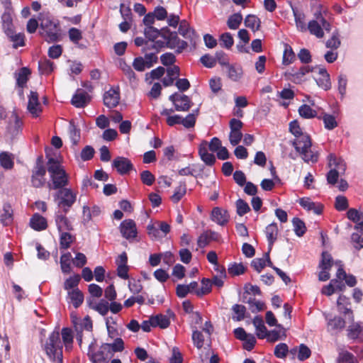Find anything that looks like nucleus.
I'll list each match as a JSON object with an SVG mask.
<instances>
[{"instance_id": "f257e3e1", "label": "nucleus", "mask_w": 363, "mask_h": 363, "mask_svg": "<svg viewBox=\"0 0 363 363\" xmlns=\"http://www.w3.org/2000/svg\"><path fill=\"white\" fill-rule=\"evenodd\" d=\"M40 35L50 43L58 42L62 39V30L60 21L54 18L49 13H40Z\"/></svg>"}, {"instance_id": "f03ea898", "label": "nucleus", "mask_w": 363, "mask_h": 363, "mask_svg": "<svg viewBox=\"0 0 363 363\" xmlns=\"http://www.w3.org/2000/svg\"><path fill=\"white\" fill-rule=\"evenodd\" d=\"M292 145L305 162H311L313 163L318 162V153L311 150L312 142L308 134L305 133L296 138L293 141Z\"/></svg>"}, {"instance_id": "7ed1b4c3", "label": "nucleus", "mask_w": 363, "mask_h": 363, "mask_svg": "<svg viewBox=\"0 0 363 363\" xmlns=\"http://www.w3.org/2000/svg\"><path fill=\"white\" fill-rule=\"evenodd\" d=\"M43 349L48 358L52 362H55L58 357L63 358V346L58 330H54L49 335Z\"/></svg>"}, {"instance_id": "20e7f679", "label": "nucleus", "mask_w": 363, "mask_h": 363, "mask_svg": "<svg viewBox=\"0 0 363 363\" xmlns=\"http://www.w3.org/2000/svg\"><path fill=\"white\" fill-rule=\"evenodd\" d=\"M55 199L58 200L57 206L60 211L67 214L76 201L77 194L71 189L64 188L57 191Z\"/></svg>"}, {"instance_id": "39448f33", "label": "nucleus", "mask_w": 363, "mask_h": 363, "mask_svg": "<svg viewBox=\"0 0 363 363\" xmlns=\"http://www.w3.org/2000/svg\"><path fill=\"white\" fill-rule=\"evenodd\" d=\"M177 111H188L192 106L191 99L186 95L175 92L169 96Z\"/></svg>"}, {"instance_id": "423d86ee", "label": "nucleus", "mask_w": 363, "mask_h": 363, "mask_svg": "<svg viewBox=\"0 0 363 363\" xmlns=\"http://www.w3.org/2000/svg\"><path fill=\"white\" fill-rule=\"evenodd\" d=\"M157 61L158 57L155 53H146L144 57H135L133 62V67L138 72H143L145 69L152 67Z\"/></svg>"}, {"instance_id": "0eeeda50", "label": "nucleus", "mask_w": 363, "mask_h": 363, "mask_svg": "<svg viewBox=\"0 0 363 363\" xmlns=\"http://www.w3.org/2000/svg\"><path fill=\"white\" fill-rule=\"evenodd\" d=\"M119 228L122 236L128 240H134L138 235L136 223L132 219L123 220Z\"/></svg>"}, {"instance_id": "6e6552de", "label": "nucleus", "mask_w": 363, "mask_h": 363, "mask_svg": "<svg viewBox=\"0 0 363 363\" xmlns=\"http://www.w3.org/2000/svg\"><path fill=\"white\" fill-rule=\"evenodd\" d=\"M50 177L52 181V183L48 184V187L50 189L60 190L65 188L69 184L68 175L65 170L50 175Z\"/></svg>"}, {"instance_id": "1a4fd4ad", "label": "nucleus", "mask_w": 363, "mask_h": 363, "mask_svg": "<svg viewBox=\"0 0 363 363\" xmlns=\"http://www.w3.org/2000/svg\"><path fill=\"white\" fill-rule=\"evenodd\" d=\"M112 167L115 168L117 172L121 175H125L129 173L133 169L132 162L127 157L118 156L112 162Z\"/></svg>"}, {"instance_id": "9d476101", "label": "nucleus", "mask_w": 363, "mask_h": 363, "mask_svg": "<svg viewBox=\"0 0 363 363\" xmlns=\"http://www.w3.org/2000/svg\"><path fill=\"white\" fill-rule=\"evenodd\" d=\"M46 169L33 168L31 171L30 183L35 189L43 188L46 184Z\"/></svg>"}, {"instance_id": "9b49d317", "label": "nucleus", "mask_w": 363, "mask_h": 363, "mask_svg": "<svg viewBox=\"0 0 363 363\" xmlns=\"http://www.w3.org/2000/svg\"><path fill=\"white\" fill-rule=\"evenodd\" d=\"M96 341L95 339L89 344L88 348L87 355L92 363H108L106 358L104 354V348L100 347L98 351L94 350V347L96 345Z\"/></svg>"}, {"instance_id": "f8f14e48", "label": "nucleus", "mask_w": 363, "mask_h": 363, "mask_svg": "<svg viewBox=\"0 0 363 363\" xmlns=\"http://www.w3.org/2000/svg\"><path fill=\"white\" fill-rule=\"evenodd\" d=\"M27 109L34 118H37L42 112L41 105L38 99V94L31 91L28 96Z\"/></svg>"}, {"instance_id": "ddd939ff", "label": "nucleus", "mask_w": 363, "mask_h": 363, "mask_svg": "<svg viewBox=\"0 0 363 363\" xmlns=\"http://www.w3.org/2000/svg\"><path fill=\"white\" fill-rule=\"evenodd\" d=\"M91 100V97L86 91L78 89L72 98L71 104L76 108H84Z\"/></svg>"}, {"instance_id": "4468645a", "label": "nucleus", "mask_w": 363, "mask_h": 363, "mask_svg": "<svg viewBox=\"0 0 363 363\" xmlns=\"http://www.w3.org/2000/svg\"><path fill=\"white\" fill-rule=\"evenodd\" d=\"M120 92L118 89H115L111 88L108 91H106L104 94V104L109 108H115L119 104Z\"/></svg>"}, {"instance_id": "2eb2a0df", "label": "nucleus", "mask_w": 363, "mask_h": 363, "mask_svg": "<svg viewBox=\"0 0 363 363\" xmlns=\"http://www.w3.org/2000/svg\"><path fill=\"white\" fill-rule=\"evenodd\" d=\"M55 220L59 232L73 230L71 222L62 211L56 212Z\"/></svg>"}, {"instance_id": "dca6fc26", "label": "nucleus", "mask_w": 363, "mask_h": 363, "mask_svg": "<svg viewBox=\"0 0 363 363\" xmlns=\"http://www.w3.org/2000/svg\"><path fill=\"white\" fill-rule=\"evenodd\" d=\"M315 69H316V67L303 65L296 71L293 69L288 74L289 75V79L293 82L300 84L303 80V77L306 74L313 72Z\"/></svg>"}, {"instance_id": "f3484780", "label": "nucleus", "mask_w": 363, "mask_h": 363, "mask_svg": "<svg viewBox=\"0 0 363 363\" xmlns=\"http://www.w3.org/2000/svg\"><path fill=\"white\" fill-rule=\"evenodd\" d=\"M337 305L339 311L344 315H348L350 319H351L352 321L354 320L353 311L350 308H349V306L351 305L349 297L346 296L345 295L340 294L337 298Z\"/></svg>"}, {"instance_id": "a211bd4d", "label": "nucleus", "mask_w": 363, "mask_h": 363, "mask_svg": "<svg viewBox=\"0 0 363 363\" xmlns=\"http://www.w3.org/2000/svg\"><path fill=\"white\" fill-rule=\"evenodd\" d=\"M211 219L217 224L223 226L228 223L230 216L228 211L219 207H215L211 212Z\"/></svg>"}, {"instance_id": "6ab92c4d", "label": "nucleus", "mask_w": 363, "mask_h": 363, "mask_svg": "<svg viewBox=\"0 0 363 363\" xmlns=\"http://www.w3.org/2000/svg\"><path fill=\"white\" fill-rule=\"evenodd\" d=\"M199 155L201 160L208 166H213L216 162L213 154L208 152V143L206 140L201 142L199 147Z\"/></svg>"}, {"instance_id": "aec40b11", "label": "nucleus", "mask_w": 363, "mask_h": 363, "mask_svg": "<svg viewBox=\"0 0 363 363\" xmlns=\"http://www.w3.org/2000/svg\"><path fill=\"white\" fill-rule=\"evenodd\" d=\"M318 77L315 78V82L318 86L323 89L327 91L331 88V82L330 74L324 67H318Z\"/></svg>"}, {"instance_id": "412c9836", "label": "nucleus", "mask_w": 363, "mask_h": 363, "mask_svg": "<svg viewBox=\"0 0 363 363\" xmlns=\"http://www.w3.org/2000/svg\"><path fill=\"white\" fill-rule=\"evenodd\" d=\"M13 220V211L9 203H4L0 212V222L4 226L10 225Z\"/></svg>"}, {"instance_id": "4be33fe9", "label": "nucleus", "mask_w": 363, "mask_h": 363, "mask_svg": "<svg viewBox=\"0 0 363 363\" xmlns=\"http://www.w3.org/2000/svg\"><path fill=\"white\" fill-rule=\"evenodd\" d=\"M60 334L62 336V345H65V352H69L73 347L74 333L70 328H62Z\"/></svg>"}, {"instance_id": "5701e85b", "label": "nucleus", "mask_w": 363, "mask_h": 363, "mask_svg": "<svg viewBox=\"0 0 363 363\" xmlns=\"http://www.w3.org/2000/svg\"><path fill=\"white\" fill-rule=\"evenodd\" d=\"M299 204L304 209L307 211H313L315 214L320 215L323 212V205L312 201L310 198L303 197L300 199Z\"/></svg>"}, {"instance_id": "b1692460", "label": "nucleus", "mask_w": 363, "mask_h": 363, "mask_svg": "<svg viewBox=\"0 0 363 363\" xmlns=\"http://www.w3.org/2000/svg\"><path fill=\"white\" fill-rule=\"evenodd\" d=\"M265 234L268 241L269 248L271 250L274 243L277 240L279 229L277 223L269 224L265 228Z\"/></svg>"}, {"instance_id": "393cba45", "label": "nucleus", "mask_w": 363, "mask_h": 363, "mask_svg": "<svg viewBox=\"0 0 363 363\" xmlns=\"http://www.w3.org/2000/svg\"><path fill=\"white\" fill-rule=\"evenodd\" d=\"M30 226L36 231H41L48 228V223L45 218L36 213L30 219Z\"/></svg>"}, {"instance_id": "a878e982", "label": "nucleus", "mask_w": 363, "mask_h": 363, "mask_svg": "<svg viewBox=\"0 0 363 363\" xmlns=\"http://www.w3.org/2000/svg\"><path fill=\"white\" fill-rule=\"evenodd\" d=\"M30 74L31 72L29 68L26 67L21 68L18 73H15L16 85L21 89L25 87Z\"/></svg>"}, {"instance_id": "bb28decb", "label": "nucleus", "mask_w": 363, "mask_h": 363, "mask_svg": "<svg viewBox=\"0 0 363 363\" xmlns=\"http://www.w3.org/2000/svg\"><path fill=\"white\" fill-rule=\"evenodd\" d=\"M253 325L256 328V335L259 339H264L267 337L268 331L264 324L262 317L255 316L252 320Z\"/></svg>"}, {"instance_id": "cd10ccee", "label": "nucleus", "mask_w": 363, "mask_h": 363, "mask_svg": "<svg viewBox=\"0 0 363 363\" xmlns=\"http://www.w3.org/2000/svg\"><path fill=\"white\" fill-rule=\"evenodd\" d=\"M13 121H11L8 125V130L12 135H16L21 130L23 121L16 112H13L11 116Z\"/></svg>"}, {"instance_id": "c85d7f7f", "label": "nucleus", "mask_w": 363, "mask_h": 363, "mask_svg": "<svg viewBox=\"0 0 363 363\" xmlns=\"http://www.w3.org/2000/svg\"><path fill=\"white\" fill-rule=\"evenodd\" d=\"M245 26L251 29L254 33L259 30L261 28V21L255 15L249 14L247 15L244 21Z\"/></svg>"}, {"instance_id": "c756f323", "label": "nucleus", "mask_w": 363, "mask_h": 363, "mask_svg": "<svg viewBox=\"0 0 363 363\" xmlns=\"http://www.w3.org/2000/svg\"><path fill=\"white\" fill-rule=\"evenodd\" d=\"M68 297L75 308L79 307L84 301V294L78 288L68 291Z\"/></svg>"}, {"instance_id": "7c9ffc66", "label": "nucleus", "mask_w": 363, "mask_h": 363, "mask_svg": "<svg viewBox=\"0 0 363 363\" xmlns=\"http://www.w3.org/2000/svg\"><path fill=\"white\" fill-rule=\"evenodd\" d=\"M2 28L6 35H11L14 31L13 19L9 13H4L1 16Z\"/></svg>"}, {"instance_id": "2f4dec72", "label": "nucleus", "mask_w": 363, "mask_h": 363, "mask_svg": "<svg viewBox=\"0 0 363 363\" xmlns=\"http://www.w3.org/2000/svg\"><path fill=\"white\" fill-rule=\"evenodd\" d=\"M101 348H104V350H108L113 352H122L125 348L124 342L121 337H116L112 343L103 344Z\"/></svg>"}, {"instance_id": "473e14b6", "label": "nucleus", "mask_w": 363, "mask_h": 363, "mask_svg": "<svg viewBox=\"0 0 363 363\" xmlns=\"http://www.w3.org/2000/svg\"><path fill=\"white\" fill-rule=\"evenodd\" d=\"M55 64L51 60L43 58L38 62V70L41 74L48 75L54 70Z\"/></svg>"}, {"instance_id": "72a5a7b5", "label": "nucleus", "mask_w": 363, "mask_h": 363, "mask_svg": "<svg viewBox=\"0 0 363 363\" xmlns=\"http://www.w3.org/2000/svg\"><path fill=\"white\" fill-rule=\"evenodd\" d=\"M334 260L332 255L327 251H323L321 254V259L318 264V268L320 269H331L333 266Z\"/></svg>"}, {"instance_id": "f704fd0d", "label": "nucleus", "mask_w": 363, "mask_h": 363, "mask_svg": "<svg viewBox=\"0 0 363 363\" xmlns=\"http://www.w3.org/2000/svg\"><path fill=\"white\" fill-rule=\"evenodd\" d=\"M293 13L295 18L297 29L301 32L307 30L306 24L305 23V15L302 12L298 11L296 9H293Z\"/></svg>"}, {"instance_id": "c9c22d12", "label": "nucleus", "mask_w": 363, "mask_h": 363, "mask_svg": "<svg viewBox=\"0 0 363 363\" xmlns=\"http://www.w3.org/2000/svg\"><path fill=\"white\" fill-rule=\"evenodd\" d=\"M296 60V55L292 48L287 43L284 44V50L283 53L282 64L284 65H289L294 62Z\"/></svg>"}, {"instance_id": "e433bc0d", "label": "nucleus", "mask_w": 363, "mask_h": 363, "mask_svg": "<svg viewBox=\"0 0 363 363\" xmlns=\"http://www.w3.org/2000/svg\"><path fill=\"white\" fill-rule=\"evenodd\" d=\"M307 30H309L310 33L315 35L318 38H321L324 36V32L321 26L315 20H312L308 22Z\"/></svg>"}, {"instance_id": "4c0bfd02", "label": "nucleus", "mask_w": 363, "mask_h": 363, "mask_svg": "<svg viewBox=\"0 0 363 363\" xmlns=\"http://www.w3.org/2000/svg\"><path fill=\"white\" fill-rule=\"evenodd\" d=\"M69 138L73 145L76 146L80 140V129L74 124L73 121L69 122Z\"/></svg>"}, {"instance_id": "58836bf2", "label": "nucleus", "mask_w": 363, "mask_h": 363, "mask_svg": "<svg viewBox=\"0 0 363 363\" xmlns=\"http://www.w3.org/2000/svg\"><path fill=\"white\" fill-rule=\"evenodd\" d=\"M75 237L68 232H62L60 237V247L62 250H67L70 247L71 244L74 241Z\"/></svg>"}, {"instance_id": "ea45409f", "label": "nucleus", "mask_w": 363, "mask_h": 363, "mask_svg": "<svg viewBox=\"0 0 363 363\" xmlns=\"http://www.w3.org/2000/svg\"><path fill=\"white\" fill-rule=\"evenodd\" d=\"M232 318L235 321H241L245 317L246 307L241 304H235L232 306Z\"/></svg>"}, {"instance_id": "a19ab883", "label": "nucleus", "mask_w": 363, "mask_h": 363, "mask_svg": "<svg viewBox=\"0 0 363 363\" xmlns=\"http://www.w3.org/2000/svg\"><path fill=\"white\" fill-rule=\"evenodd\" d=\"M298 113L301 117L306 119L313 118L317 116V111L313 109L309 105L303 104L298 108Z\"/></svg>"}, {"instance_id": "79ce46f5", "label": "nucleus", "mask_w": 363, "mask_h": 363, "mask_svg": "<svg viewBox=\"0 0 363 363\" xmlns=\"http://www.w3.org/2000/svg\"><path fill=\"white\" fill-rule=\"evenodd\" d=\"M186 185L185 182H180L178 186L176 187L174 194L171 196L172 202L178 203L186 194Z\"/></svg>"}, {"instance_id": "37998d69", "label": "nucleus", "mask_w": 363, "mask_h": 363, "mask_svg": "<svg viewBox=\"0 0 363 363\" xmlns=\"http://www.w3.org/2000/svg\"><path fill=\"white\" fill-rule=\"evenodd\" d=\"M337 363H358L357 357L351 352L343 350L339 352L337 358Z\"/></svg>"}, {"instance_id": "c03bdc74", "label": "nucleus", "mask_w": 363, "mask_h": 363, "mask_svg": "<svg viewBox=\"0 0 363 363\" xmlns=\"http://www.w3.org/2000/svg\"><path fill=\"white\" fill-rule=\"evenodd\" d=\"M12 155L8 152L0 153V165L6 169H11L14 166Z\"/></svg>"}, {"instance_id": "a18cd8bd", "label": "nucleus", "mask_w": 363, "mask_h": 363, "mask_svg": "<svg viewBox=\"0 0 363 363\" xmlns=\"http://www.w3.org/2000/svg\"><path fill=\"white\" fill-rule=\"evenodd\" d=\"M242 16L240 13H235L230 15L227 21V26L230 29H238L242 21Z\"/></svg>"}, {"instance_id": "49530a36", "label": "nucleus", "mask_w": 363, "mask_h": 363, "mask_svg": "<svg viewBox=\"0 0 363 363\" xmlns=\"http://www.w3.org/2000/svg\"><path fill=\"white\" fill-rule=\"evenodd\" d=\"M318 118L323 120L325 128L328 130H333L337 126L335 117L331 114L323 113L322 116H318Z\"/></svg>"}, {"instance_id": "de8ad7c7", "label": "nucleus", "mask_w": 363, "mask_h": 363, "mask_svg": "<svg viewBox=\"0 0 363 363\" xmlns=\"http://www.w3.org/2000/svg\"><path fill=\"white\" fill-rule=\"evenodd\" d=\"M152 318L155 328L160 327L162 329H165L170 325V320L169 318L165 315L158 314L156 315H152Z\"/></svg>"}, {"instance_id": "09e8293b", "label": "nucleus", "mask_w": 363, "mask_h": 363, "mask_svg": "<svg viewBox=\"0 0 363 363\" xmlns=\"http://www.w3.org/2000/svg\"><path fill=\"white\" fill-rule=\"evenodd\" d=\"M7 37L10 41L13 43V47L18 48L25 45V35L23 33H16L15 30L12 32L11 35H8Z\"/></svg>"}, {"instance_id": "8fccbe9b", "label": "nucleus", "mask_w": 363, "mask_h": 363, "mask_svg": "<svg viewBox=\"0 0 363 363\" xmlns=\"http://www.w3.org/2000/svg\"><path fill=\"white\" fill-rule=\"evenodd\" d=\"M201 289L195 291L196 295L199 297L208 294L212 290V282L210 279L203 278L201 279Z\"/></svg>"}, {"instance_id": "3c124183", "label": "nucleus", "mask_w": 363, "mask_h": 363, "mask_svg": "<svg viewBox=\"0 0 363 363\" xmlns=\"http://www.w3.org/2000/svg\"><path fill=\"white\" fill-rule=\"evenodd\" d=\"M292 224L294 226V230L295 234L298 236H303L306 231V227L305 223L299 218H294L292 219Z\"/></svg>"}, {"instance_id": "603ef678", "label": "nucleus", "mask_w": 363, "mask_h": 363, "mask_svg": "<svg viewBox=\"0 0 363 363\" xmlns=\"http://www.w3.org/2000/svg\"><path fill=\"white\" fill-rule=\"evenodd\" d=\"M80 280L79 274H74L69 277L64 282V289L68 291L77 289Z\"/></svg>"}, {"instance_id": "864d4df0", "label": "nucleus", "mask_w": 363, "mask_h": 363, "mask_svg": "<svg viewBox=\"0 0 363 363\" xmlns=\"http://www.w3.org/2000/svg\"><path fill=\"white\" fill-rule=\"evenodd\" d=\"M48 171L50 175L57 174L58 172L65 170L62 166L60 164L59 161L53 157L48 158Z\"/></svg>"}, {"instance_id": "5fc2aeb1", "label": "nucleus", "mask_w": 363, "mask_h": 363, "mask_svg": "<svg viewBox=\"0 0 363 363\" xmlns=\"http://www.w3.org/2000/svg\"><path fill=\"white\" fill-rule=\"evenodd\" d=\"M71 259L70 252L64 253L60 257V266L63 273L68 274L71 271Z\"/></svg>"}, {"instance_id": "6e6d98bb", "label": "nucleus", "mask_w": 363, "mask_h": 363, "mask_svg": "<svg viewBox=\"0 0 363 363\" xmlns=\"http://www.w3.org/2000/svg\"><path fill=\"white\" fill-rule=\"evenodd\" d=\"M328 327L331 330L343 329L345 327V320L340 316H335L329 320Z\"/></svg>"}, {"instance_id": "4d7b16f0", "label": "nucleus", "mask_w": 363, "mask_h": 363, "mask_svg": "<svg viewBox=\"0 0 363 363\" xmlns=\"http://www.w3.org/2000/svg\"><path fill=\"white\" fill-rule=\"evenodd\" d=\"M198 114L199 109H196L194 113L188 114L185 118L182 117V125L186 128L194 127Z\"/></svg>"}, {"instance_id": "13d9d810", "label": "nucleus", "mask_w": 363, "mask_h": 363, "mask_svg": "<svg viewBox=\"0 0 363 363\" xmlns=\"http://www.w3.org/2000/svg\"><path fill=\"white\" fill-rule=\"evenodd\" d=\"M89 307L96 311L102 315H106L109 310L108 303L107 301H105L104 299H101L98 303L94 306H92L91 303L90 302Z\"/></svg>"}, {"instance_id": "bf43d9fd", "label": "nucleus", "mask_w": 363, "mask_h": 363, "mask_svg": "<svg viewBox=\"0 0 363 363\" xmlns=\"http://www.w3.org/2000/svg\"><path fill=\"white\" fill-rule=\"evenodd\" d=\"M347 336L350 339L356 340L362 332V328L359 323H353L347 329Z\"/></svg>"}, {"instance_id": "052dcab7", "label": "nucleus", "mask_w": 363, "mask_h": 363, "mask_svg": "<svg viewBox=\"0 0 363 363\" xmlns=\"http://www.w3.org/2000/svg\"><path fill=\"white\" fill-rule=\"evenodd\" d=\"M289 352V347L286 343L281 342L277 345L274 347V354L276 357L279 359L286 358Z\"/></svg>"}, {"instance_id": "680f3d73", "label": "nucleus", "mask_w": 363, "mask_h": 363, "mask_svg": "<svg viewBox=\"0 0 363 363\" xmlns=\"http://www.w3.org/2000/svg\"><path fill=\"white\" fill-rule=\"evenodd\" d=\"M351 243L357 250L363 248V234L358 232H354L351 235Z\"/></svg>"}, {"instance_id": "e2e57ef3", "label": "nucleus", "mask_w": 363, "mask_h": 363, "mask_svg": "<svg viewBox=\"0 0 363 363\" xmlns=\"http://www.w3.org/2000/svg\"><path fill=\"white\" fill-rule=\"evenodd\" d=\"M247 303L250 304V308L252 313L262 311L266 308L264 302L256 300L255 298H250Z\"/></svg>"}, {"instance_id": "0e129e2a", "label": "nucleus", "mask_w": 363, "mask_h": 363, "mask_svg": "<svg viewBox=\"0 0 363 363\" xmlns=\"http://www.w3.org/2000/svg\"><path fill=\"white\" fill-rule=\"evenodd\" d=\"M228 273L232 276H239L245 273L246 268L242 263H233L228 269Z\"/></svg>"}, {"instance_id": "69168bd1", "label": "nucleus", "mask_w": 363, "mask_h": 363, "mask_svg": "<svg viewBox=\"0 0 363 363\" xmlns=\"http://www.w3.org/2000/svg\"><path fill=\"white\" fill-rule=\"evenodd\" d=\"M219 40L220 46L227 49L231 48L234 43L233 38L230 33L221 34Z\"/></svg>"}, {"instance_id": "338daca9", "label": "nucleus", "mask_w": 363, "mask_h": 363, "mask_svg": "<svg viewBox=\"0 0 363 363\" xmlns=\"http://www.w3.org/2000/svg\"><path fill=\"white\" fill-rule=\"evenodd\" d=\"M237 213L240 216H242L250 211L248 203L242 199H239L236 201Z\"/></svg>"}, {"instance_id": "774afa93", "label": "nucleus", "mask_w": 363, "mask_h": 363, "mask_svg": "<svg viewBox=\"0 0 363 363\" xmlns=\"http://www.w3.org/2000/svg\"><path fill=\"white\" fill-rule=\"evenodd\" d=\"M68 35L69 40L74 44H78L82 39V31L76 28H71L68 30Z\"/></svg>"}]
</instances>
